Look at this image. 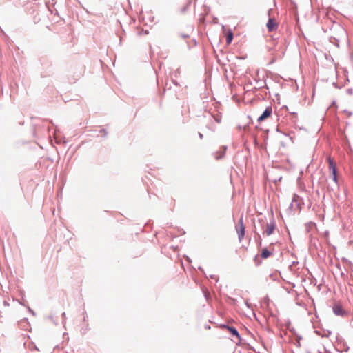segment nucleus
Segmentation results:
<instances>
[{
  "label": "nucleus",
  "instance_id": "1",
  "mask_svg": "<svg viewBox=\"0 0 353 353\" xmlns=\"http://www.w3.org/2000/svg\"><path fill=\"white\" fill-rule=\"evenodd\" d=\"M235 228L236 233L238 234L239 240L241 242L245 236V226L243 225V219L242 216L239 219V222L236 225Z\"/></svg>",
  "mask_w": 353,
  "mask_h": 353
},
{
  "label": "nucleus",
  "instance_id": "2",
  "mask_svg": "<svg viewBox=\"0 0 353 353\" xmlns=\"http://www.w3.org/2000/svg\"><path fill=\"white\" fill-rule=\"evenodd\" d=\"M327 161L329 163V171L331 174V177L334 182L336 184L337 183V176H336V164L334 161V160L330 157H327Z\"/></svg>",
  "mask_w": 353,
  "mask_h": 353
},
{
  "label": "nucleus",
  "instance_id": "3",
  "mask_svg": "<svg viewBox=\"0 0 353 353\" xmlns=\"http://www.w3.org/2000/svg\"><path fill=\"white\" fill-rule=\"evenodd\" d=\"M266 26L269 32H272L277 29L278 23L274 18H270L266 24Z\"/></svg>",
  "mask_w": 353,
  "mask_h": 353
},
{
  "label": "nucleus",
  "instance_id": "4",
  "mask_svg": "<svg viewBox=\"0 0 353 353\" xmlns=\"http://www.w3.org/2000/svg\"><path fill=\"white\" fill-rule=\"evenodd\" d=\"M272 110L271 107H268L263 113L258 118V122H261L270 117L272 114Z\"/></svg>",
  "mask_w": 353,
  "mask_h": 353
},
{
  "label": "nucleus",
  "instance_id": "5",
  "mask_svg": "<svg viewBox=\"0 0 353 353\" xmlns=\"http://www.w3.org/2000/svg\"><path fill=\"white\" fill-rule=\"evenodd\" d=\"M225 329H227L228 330V332L232 335V336H236L239 341L241 340L240 339V336L239 334V332L238 331L236 330V328L233 327H230V326H225L224 327Z\"/></svg>",
  "mask_w": 353,
  "mask_h": 353
},
{
  "label": "nucleus",
  "instance_id": "6",
  "mask_svg": "<svg viewBox=\"0 0 353 353\" xmlns=\"http://www.w3.org/2000/svg\"><path fill=\"white\" fill-rule=\"evenodd\" d=\"M272 250H269L268 248H265L262 250L261 256L263 259H267L272 255Z\"/></svg>",
  "mask_w": 353,
  "mask_h": 353
},
{
  "label": "nucleus",
  "instance_id": "7",
  "mask_svg": "<svg viewBox=\"0 0 353 353\" xmlns=\"http://www.w3.org/2000/svg\"><path fill=\"white\" fill-rule=\"evenodd\" d=\"M274 228H275L274 223H268L266 225V228H265V232H266L267 235L268 236L271 235L273 233Z\"/></svg>",
  "mask_w": 353,
  "mask_h": 353
},
{
  "label": "nucleus",
  "instance_id": "8",
  "mask_svg": "<svg viewBox=\"0 0 353 353\" xmlns=\"http://www.w3.org/2000/svg\"><path fill=\"white\" fill-rule=\"evenodd\" d=\"M333 311L336 315H342L343 313V308L339 305H335L333 307Z\"/></svg>",
  "mask_w": 353,
  "mask_h": 353
},
{
  "label": "nucleus",
  "instance_id": "9",
  "mask_svg": "<svg viewBox=\"0 0 353 353\" xmlns=\"http://www.w3.org/2000/svg\"><path fill=\"white\" fill-rule=\"evenodd\" d=\"M233 34L232 32H229L226 36V42L228 44H230L232 40Z\"/></svg>",
  "mask_w": 353,
  "mask_h": 353
}]
</instances>
